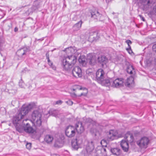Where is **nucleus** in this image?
Instances as JSON below:
<instances>
[{
  "label": "nucleus",
  "mask_w": 156,
  "mask_h": 156,
  "mask_svg": "<svg viewBox=\"0 0 156 156\" xmlns=\"http://www.w3.org/2000/svg\"><path fill=\"white\" fill-rule=\"evenodd\" d=\"M31 119L34 125L37 126L41 125L42 122V114L39 111L37 110L34 111L31 115Z\"/></svg>",
  "instance_id": "1"
},
{
  "label": "nucleus",
  "mask_w": 156,
  "mask_h": 156,
  "mask_svg": "<svg viewBox=\"0 0 156 156\" xmlns=\"http://www.w3.org/2000/svg\"><path fill=\"white\" fill-rule=\"evenodd\" d=\"M78 61L83 66H85L87 62H88L90 65H94L95 62L94 57L90 54L87 56V59L84 56H80L79 58Z\"/></svg>",
  "instance_id": "2"
},
{
  "label": "nucleus",
  "mask_w": 156,
  "mask_h": 156,
  "mask_svg": "<svg viewBox=\"0 0 156 156\" xmlns=\"http://www.w3.org/2000/svg\"><path fill=\"white\" fill-rule=\"evenodd\" d=\"M149 142V140L147 137H144L137 141L136 143L141 148H146L147 147Z\"/></svg>",
  "instance_id": "3"
},
{
  "label": "nucleus",
  "mask_w": 156,
  "mask_h": 156,
  "mask_svg": "<svg viewBox=\"0 0 156 156\" xmlns=\"http://www.w3.org/2000/svg\"><path fill=\"white\" fill-rule=\"evenodd\" d=\"M76 129L75 127L72 126H67L65 129L66 135L69 138L74 136L76 133Z\"/></svg>",
  "instance_id": "4"
},
{
  "label": "nucleus",
  "mask_w": 156,
  "mask_h": 156,
  "mask_svg": "<svg viewBox=\"0 0 156 156\" xmlns=\"http://www.w3.org/2000/svg\"><path fill=\"white\" fill-rule=\"evenodd\" d=\"M105 72L101 69L98 70L96 73V79L97 81L100 83L105 78Z\"/></svg>",
  "instance_id": "5"
},
{
  "label": "nucleus",
  "mask_w": 156,
  "mask_h": 156,
  "mask_svg": "<svg viewBox=\"0 0 156 156\" xmlns=\"http://www.w3.org/2000/svg\"><path fill=\"white\" fill-rule=\"evenodd\" d=\"M73 76L76 78L80 77L82 76V72L81 68L79 66L74 67L72 70Z\"/></svg>",
  "instance_id": "6"
},
{
  "label": "nucleus",
  "mask_w": 156,
  "mask_h": 156,
  "mask_svg": "<svg viewBox=\"0 0 156 156\" xmlns=\"http://www.w3.org/2000/svg\"><path fill=\"white\" fill-rule=\"evenodd\" d=\"M29 47H25L18 50L16 53L17 55L20 57H22L26 55L30 51Z\"/></svg>",
  "instance_id": "7"
},
{
  "label": "nucleus",
  "mask_w": 156,
  "mask_h": 156,
  "mask_svg": "<svg viewBox=\"0 0 156 156\" xmlns=\"http://www.w3.org/2000/svg\"><path fill=\"white\" fill-rule=\"evenodd\" d=\"M82 142V140L81 139L77 138L73 139L72 141V147L74 149L77 150Z\"/></svg>",
  "instance_id": "8"
},
{
  "label": "nucleus",
  "mask_w": 156,
  "mask_h": 156,
  "mask_svg": "<svg viewBox=\"0 0 156 156\" xmlns=\"http://www.w3.org/2000/svg\"><path fill=\"white\" fill-rule=\"evenodd\" d=\"M124 80L122 78H117L112 83V86L114 87H118L123 85Z\"/></svg>",
  "instance_id": "9"
},
{
  "label": "nucleus",
  "mask_w": 156,
  "mask_h": 156,
  "mask_svg": "<svg viewBox=\"0 0 156 156\" xmlns=\"http://www.w3.org/2000/svg\"><path fill=\"white\" fill-rule=\"evenodd\" d=\"M62 66L64 69L66 70H70L73 67L72 63H70L65 58L62 61Z\"/></svg>",
  "instance_id": "10"
},
{
  "label": "nucleus",
  "mask_w": 156,
  "mask_h": 156,
  "mask_svg": "<svg viewBox=\"0 0 156 156\" xmlns=\"http://www.w3.org/2000/svg\"><path fill=\"white\" fill-rule=\"evenodd\" d=\"M117 133L113 130H110L107 135L108 140L111 141L117 138Z\"/></svg>",
  "instance_id": "11"
},
{
  "label": "nucleus",
  "mask_w": 156,
  "mask_h": 156,
  "mask_svg": "<svg viewBox=\"0 0 156 156\" xmlns=\"http://www.w3.org/2000/svg\"><path fill=\"white\" fill-rule=\"evenodd\" d=\"M120 145L124 151L126 152L128 151L129 145L128 141L126 140H122L121 141Z\"/></svg>",
  "instance_id": "12"
},
{
  "label": "nucleus",
  "mask_w": 156,
  "mask_h": 156,
  "mask_svg": "<svg viewBox=\"0 0 156 156\" xmlns=\"http://www.w3.org/2000/svg\"><path fill=\"white\" fill-rule=\"evenodd\" d=\"M64 51H66L68 56H71L76 53L77 50L76 47H70L66 48Z\"/></svg>",
  "instance_id": "13"
},
{
  "label": "nucleus",
  "mask_w": 156,
  "mask_h": 156,
  "mask_svg": "<svg viewBox=\"0 0 156 156\" xmlns=\"http://www.w3.org/2000/svg\"><path fill=\"white\" fill-rule=\"evenodd\" d=\"M125 84L126 86L129 87H133L134 85L133 78L132 76L128 78L126 81Z\"/></svg>",
  "instance_id": "14"
},
{
  "label": "nucleus",
  "mask_w": 156,
  "mask_h": 156,
  "mask_svg": "<svg viewBox=\"0 0 156 156\" xmlns=\"http://www.w3.org/2000/svg\"><path fill=\"white\" fill-rule=\"evenodd\" d=\"M65 59L70 63H72L73 66L76 63L77 61L76 57L73 55L68 56Z\"/></svg>",
  "instance_id": "15"
},
{
  "label": "nucleus",
  "mask_w": 156,
  "mask_h": 156,
  "mask_svg": "<svg viewBox=\"0 0 156 156\" xmlns=\"http://www.w3.org/2000/svg\"><path fill=\"white\" fill-rule=\"evenodd\" d=\"M31 109V105H29L26 107L23 106L20 112L23 114V115L25 116L28 113Z\"/></svg>",
  "instance_id": "16"
},
{
  "label": "nucleus",
  "mask_w": 156,
  "mask_h": 156,
  "mask_svg": "<svg viewBox=\"0 0 156 156\" xmlns=\"http://www.w3.org/2000/svg\"><path fill=\"white\" fill-rule=\"evenodd\" d=\"M91 14L92 17L99 20H101V18L102 16V15L97 11L92 12Z\"/></svg>",
  "instance_id": "17"
},
{
  "label": "nucleus",
  "mask_w": 156,
  "mask_h": 156,
  "mask_svg": "<svg viewBox=\"0 0 156 156\" xmlns=\"http://www.w3.org/2000/svg\"><path fill=\"white\" fill-rule=\"evenodd\" d=\"M24 116L23 114L19 112L18 114L13 117V123L18 124V122L21 119L23 118Z\"/></svg>",
  "instance_id": "18"
},
{
  "label": "nucleus",
  "mask_w": 156,
  "mask_h": 156,
  "mask_svg": "<svg viewBox=\"0 0 156 156\" xmlns=\"http://www.w3.org/2000/svg\"><path fill=\"white\" fill-rule=\"evenodd\" d=\"M94 148L93 142L92 140L89 141L86 148L87 152H90L93 150Z\"/></svg>",
  "instance_id": "19"
},
{
  "label": "nucleus",
  "mask_w": 156,
  "mask_h": 156,
  "mask_svg": "<svg viewBox=\"0 0 156 156\" xmlns=\"http://www.w3.org/2000/svg\"><path fill=\"white\" fill-rule=\"evenodd\" d=\"M125 138L126 140L128 142L131 143L133 141L134 137L129 132L127 133L125 135Z\"/></svg>",
  "instance_id": "20"
},
{
  "label": "nucleus",
  "mask_w": 156,
  "mask_h": 156,
  "mask_svg": "<svg viewBox=\"0 0 156 156\" xmlns=\"http://www.w3.org/2000/svg\"><path fill=\"white\" fill-rule=\"evenodd\" d=\"M24 131L28 133H33L34 132V129L30 126L28 123H26V126L24 127Z\"/></svg>",
  "instance_id": "21"
},
{
  "label": "nucleus",
  "mask_w": 156,
  "mask_h": 156,
  "mask_svg": "<svg viewBox=\"0 0 156 156\" xmlns=\"http://www.w3.org/2000/svg\"><path fill=\"white\" fill-rule=\"evenodd\" d=\"M110 151L113 154L116 156H119L121 154V150L118 148H112Z\"/></svg>",
  "instance_id": "22"
},
{
  "label": "nucleus",
  "mask_w": 156,
  "mask_h": 156,
  "mask_svg": "<svg viewBox=\"0 0 156 156\" xmlns=\"http://www.w3.org/2000/svg\"><path fill=\"white\" fill-rule=\"evenodd\" d=\"M27 120H28V119H26L25 120H23V122L22 124V126H25V123H24V121H26ZM24 126L23 127L21 126H19L18 125V124H17V125L16 126V130L18 131L20 133H21L23 132V131H24Z\"/></svg>",
  "instance_id": "23"
},
{
  "label": "nucleus",
  "mask_w": 156,
  "mask_h": 156,
  "mask_svg": "<svg viewBox=\"0 0 156 156\" xmlns=\"http://www.w3.org/2000/svg\"><path fill=\"white\" fill-rule=\"evenodd\" d=\"M98 62L103 65L105 64L107 62V59L106 56L104 55H101L98 58Z\"/></svg>",
  "instance_id": "24"
},
{
  "label": "nucleus",
  "mask_w": 156,
  "mask_h": 156,
  "mask_svg": "<svg viewBox=\"0 0 156 156\" xmlns=\"http://www.w3.org/2000/svg\"><path fill=\"white\" fill-rule=\"evenodd\" d=\"M75 127L76 129V131L78 133H82L84 130L83 127L82 126L81 124H80V127L77 124H76Z\"/></svg>",
  "instance_id": "25"
},
{
  "label": "nucleus",
  "mask_w": 156,
  "mask_h": 156,
  "mask_svg": "<svg viewBox=\"0 0 156 156\" xmlns=\"http://www.w3.org/2000/svg\"><path fill=\"white\" fill-rule=\"evenodd\" d=\"M53 140V136L50 135H46L44 138V140L48 144L52 142Z\"/></svg>",
  "instance_id": "26"
},
{
  "label": "nucleus",
  "mask_w": 156,
  "mask_h": 156,
  "mask_svg": "<svg viewBox=\"0 0 156 156\" xmlns=\"http://www.w3.org/2000/svg\"><path fill=\"white\" fill-rule=\"evenodd\" d=\"M106 151V149L103 148L101 151H98V154L97 156H106L107 155Z\"/></svg>",
  "instance_id": "27"
},
{
  "label": "nucleus",
  "mask_w": 156,
  "mask_h": 156,
  "mask_svg": "<svg viewBox=\"0 0 156 156\" xmlns=\"http://www.w3.org/2000/svg\"><path fill=\"white\" fill-rule=\"evenodd\" d=\"M111 82H110L109 80L108 79H106L104 78L103 80L100 83L101 84L103 85H105L106 86H108L111 84Z\"/></svg>",
  "instance_id": "28"
},
{
  "label": "nucleus",
  "mask_w": 156,
  "mask_h": 156,
  "mask_svg": "<svg viewBox=\"0 0 156 156\" xmlns=\"http://www.w3.org/2000/svg\"><path fill=\"white\" fill-rule=\"evenodd\" d=\"M82 23V22L81 20H80L78 23L75 24L73 27L74 29L75 30H79L81 27Z\"/></svg>",
  "instance_id": "29"
},
{
  "label": "nucleus",
  "mask_w": 156,
  "mask_h": 156,
  "mask_svg": "<svg viewBox=\"0 0 156 156\" xmlns=\"http://www.w3.org/2000/svg\"><path fill=\"white\" fill-rule=\"evenodd\" d=\"M127 71L128 73L130 74H133V73L135 72V69L133 66L130 65H129L127 68Z\"/></svg>",
  "instance_id": "30"
},
{
  "label": "nucleus",
  "mask_w": 156,
  "mask_h": 156,
  "mask_svg": "<svg viewBox=\"0 0 156 156\" xmlns=\"http://www.w3.org/2000/svg\"><path fill=\"white\" fill-rule=\"evenodd\" d=\"M62 143H61L58 141H55V147H60L62 146Z\"/></svg>",
  "instance_id": "31"
},
{
  "label": "nucleus",
  "mask_w": 156,
  "mask_h": 156,
  "mask_svg": "<svg viewBox=\"0 0 156 156\" xmlns=\"http://www.w3.org/2000/svg\"><path fill=\"white\" fill-rule=\"evenodd\" d=\"M74 87H76L75 88H73V91H75L77 89L81 90L83 89V88H82L81 87L78 85H75V86Z\"/></svg>",
  "instance_id": "32"
},
{
  "label": "nucleus",
  "mask_w": 156,
  "mask_h": 156,
  "mask_svg": "<svg viewBox=\"0 0 156 156\" xmlns=\"http://www.w3.org/2000/svg\"><path fill=\"white\" fill-rule=\"evenodd\" d=\"M83 90H85L86 91V92L84 93H81L80 95H79V96H85L87 94L88 92V91L87 89L85 88H84L83 89Z\"/></svg>",
  "instance_id": "33"
},
{
  "label": "nucleus",
  "mask_w": 156,
  "mask_h": 156,
  "mask_svg": "<svg viewBox=\"0 0 156 156\" xmlns=\"http://www.w3.org/2000/svg\"><path fill=\"white\" fill-rule=\"evenodd\" d=\"M58 113L59 112L58 111L55 110L53 112L52 115L56 117H58Z\"/></svg>",
  "instance_id": "34"
},
{
  "label": "nucleus",
  "mask_w": 156,
  "mask_h": 156,
  "mask_svg": "<svg viewBox=\"0 0 156 156\" xmlns=\"http://www.w3.org/2000/svg\"><path fill=\"white\" fill-rule=\"evenodd\" d=\"M151 14H152L156 15V5L154 7L151 12Z\"/></svg>",
  "instance_id": "35"
},
{
  "label": "nucleus",
  "mask_w": 156,
  "mask_h": 156,
  "mask_svg": "<svg viewBox=\"0 0 156 156\" xmlns=\"http://www.w3.org/2000/svg\"><path fill=\"white\" fill-rule=\"evenodd\" d=\"M97 33L95 31H91L89 33V35L90 36H93L94 35H96Z\"/></svg>",
  "instance_id": "36"
},
{
  "label": "nucleus",
  "mask_w": 156,
  "mask_h": 156,
  "mask_svg": "<svg viewBox=\"0 0 156 156\" xmlns=\"http://www.w3.org/2000/svg\"><path fill=\"white\" fill-rule=\"evenodd\" d=\"M19 85L21 88H23L24 87V83L21 80L19 83Z\"/></svg>",
  "instance_id": "37"
},
{
  "label": "nucleus",
  "mask_w": 156,
  "mask_h": 156,
  "mask_svg": "<svg viewBox=\"0 0 156 156\" xmlns=\"http://www.w3.org/2000/svg\"><path fill=\"white\" fill-rule=\"evenodd\" d=\"M126 42L127 44L128 45V47L130 48L131 47L130 45V44H132L131 41L129 40H127L126 41Z\"/></svg>",
  "instance_id": "38"
},
{
  "label": "nucleus",
  "mask_w": 156,
  "mask_h": 156,
  "mask_svg": "<svg viewBox=\"0 0 156 156\" xmlns=\"http://www.w3.org/2000/svg\"><path fill=\"white\" fill-rule=\"evenodd\" d=\"M31 146V144L30 143H27L26 145L27 148L29 150L30 149Z\"/></svg>",
  "instance_id": "39"
},
{
  "label": "nucleus",
  "mask_w": 156,
  "mask_h": 156,
  "mask_svg": "<svg viewBox=\"0 0 156 156\" xmlns=\"http://www.w3.org/2000/svg\"><path fill=\"white\" fill-rule=\"evenodd\" d=\"M126 50L130 54L132 53L133 52L132 51L131 49V47L130 48L128 47V48H126Z\"/></svg>",
  "instance_id": "40"
},
{
  "label": "nucleus",
  "mask_w": 156,
  "mask_h": 156,
  "mask_svg": "<svg viewBox=\"0 0 156 156\" xmlns=\"http://www.w3.org/2000/svg\"><path fill=\"white\" fill-rule=\"evenodd\" d=\"M66 103L69 105H72L73 104V101L70 100H69L68 101H67Z\"/></svg>",
  "instance_id": "41"
},
{
  "label": "nucleus",
  "mask_w": 156,
  "mask_h": 156,
  "mask_svg": "<svg viewBox=\"0 0 156 156\" xmlns=\"http://www.w3.org/2000/svg\"><path fill=\"white\" fill-rule=\"evenodd\" d=\"M152 49L154 51L156 52V43L153 45Z\"/></svg>",
  "instance_id": "42"
},
{
  "label": "nucleus",
  "mask_w": 156,
  "mask_h": 156,
  "mask_svg": "<svg viewBox=\"0 0 156 156\" xmlns=\"http://www.w3.org/2000/svg\"><path fill=\"white\" fill-rule=\"evenodd\" d=\"M62 103V101L61 100H58L56 101V104L57 105H61Z\"/></svg>",
  "instance_id": "43"
},
{
  "label": "nucleus",
  "mask_w": 156,
  "mask_h": 156,
  "mask_svg": "<svg viewBox=\"0 0 156 156\" xmlns=\"http://www.w3.org/2000/svg\"><path fill=\"white\" fill-rule=\"evenodd\" d=\"M47 59H48V61H50V59L49 58V54L48 53H47L46 55Z\"/></svg>",
  "instance_id": "44"
},
{
  "label": "nucleus",
  "mask_w": 156,
  "mask_h": 156,
  "mask_svg": "<svg viewBox=\"0 0 156 156\" xmlns=\"http://www.w3.org/2000/svg\"><path fill=\"white\" fill-rule=\"evenodd\" d=\"M48 64L49 65L51 66V67H52L53 66V63L50 61H50H48Z\"/></svg>",
  "instance_id": "45"
},
{
  "label": "nucleus",
  "mask_w": 156,
  "mask_h": 156,
  "mask_svg": "<svg viewBox=\"0 0 156 156\" xmlns=\"http://www.w3.org/2000/svg\"><path fill=\"white\" fill-rule=\"evenodd\" d=\"M36 40H37V41H43L44 40V38H41L39 39H36Z\"/></svg>",
  "instance_id": "46"
},
{
  "label": "nucleus",
  "mask_w": 156,
  "mask_h": 156,
  "mask_svg": "<svg viewBox=\"0 0 156 156\" xmlns=\"http://www.w3.org/2000/svg\"><path fill=\"white\" fill-rule=\"evenodd\" d=\"M140 17H141V18L142 20L144 21H145V19L144 18V17H141V16H140Z\"/></svg>",
  "instance_id": "47"
},
{
  "label": "nucleus",
  "mask_w": 156,
  "mask_h": 156,
  "mask_svg": "<svg viewBox=\"0 0 156 156\" xmlns=\"http://www.w3.org/2000/svg\"><path fill=\"white\" fill-rule=\"evenodd\" d=\"M18 30V28H17L16 27H15L14 29V31L15 32H16Z\"/></svg>",
  "instance_id": "48"
},
{
  "label": "nucleus",
  "mask_w": 156,
  "mask_h": 156,
  "mask_svg": "<svg viewBox=\"0 0 156 156\" xmlns=\"http://www.w3.org/2000/svg\"><path fill=\"white\" fill-rule=\"evenodd\" d=\"M73 20H76L77 19V18H76V17H75V18H72Z\"/></svg>",
  "instance_id": "49"
},
{
  "label": "nucleus",
  "mask_w": 156,
  "mask_h": 156,
  "mask_svg": "<svg viewBox=\"0 0 156 156\" xmlns=\"http://www.w3.org/2000/svg\"><path fill=\"white\" fill-rule=\"evenodd\" d=\"M113 13V14H114V12H113V13Z\"/></svg>",
  "instance_id": "50"
}]
</instances>
